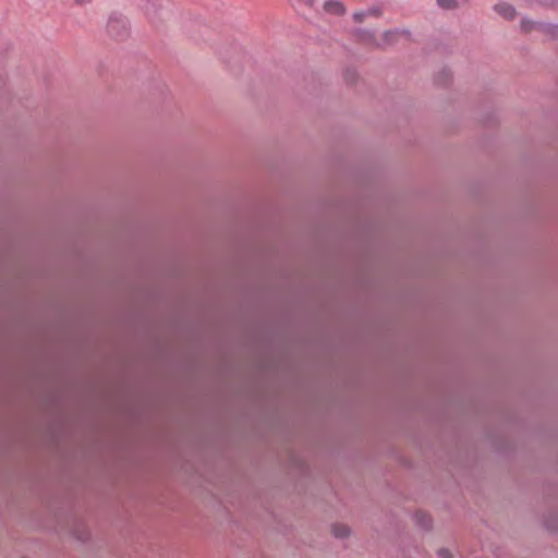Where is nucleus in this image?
Returning <instances> with one entry per match:
<instances>
[{
    "mask_svg": "<svg viewBox=\"0 0 558 558\" xmlns=\"http://www.w3.org/2000/svg\"><path fill=\"white\" fill-rule=\"evenodd\" d=\"M324 10L325 12L333 15L341 16L345 14L347 10L342 2L338 0H327L324 3Z\"/></svg>",
    "mask_w": 558,
    "mask_h": 558,
    "instance_id": "nucleus-1",
    "label": "nucleus"
},
{
    "mask_svg": "<svg viewBox=\"0 0 558 558\" xmlns=\"http://www.w3.org/2000/svg\"><path fill=\"white\" fill-rule=\"evenodd\" d=\"M381 15V11L378 8H369L364 11H357L353 14L355 23H363L367 17L378 19Z\"/></svg>",
    "mask_w": 558,
    "mask_h": 558,
    "instance_id": "nucleus-2",
    "label": "nucleus"
},
{
    "mask_svg": "<svg viewBox=\"0 0 558 558\" xmlns=\"http://www.w3.org/2000/svg\"><path fill=\"white\" fill-rule=\"evenodd\" d=\"M495 12H497L499 15H501L506 20H513L517 15L515 9L506 2L498 3L494 7Z\"/></svg>",
    "mask_w": 558,
    "mask_h": 558,
    "instance_id": "nucleus-3",
    "label": "nucleus"
},
{
    "mask_svg": "<svg viewBox=\"0 0 558 558\" xmlns=\"http://www.w3.org/2000/svg\"><path fill=\"white\" fill-rule=\"evenodd\" d=\"M331 533L337 538H347L350 535V527L342 523H336L331 526Z\"/></svg>",
    "mask_w": 558,
    "mask_h": 558,
    "instance_id": "nucleus-4",
    "label": "nucleus"
},
{
    "mask_svg": "<svg viewBox=\"0 0 558 558\" xmlns=\"http://www.w3.org/2000/svg\"><path fill=\"white\" fill-rule=\"evenodd\" d=\"M400 34L401 33L399 31H387L383 35V43L385 45H391L397 41Z\"/></svg>",
    "mask_w": 558,
    "mask_h": 558,
    "instance_id": "nucleus-5",
    "label": "nucleus"
},
{
    "mask_svg": "<svg viewBox=\"0 0 558 558\" xmlns=\"http://www.w3.org/2000/svg\"><path fill=\"white\" fill-rule=\"evenodd\" d=\"M437 4L445 10H453L458 8L457 0H437Z\"/></svg>",
    "mask_w": 558,
    "mask_h": 558,
    "instance_id": "nucleus-6",
    "label": "nucleus"
},
{
    "mask_svg": "<svg viewBox=\"0 0 558 558\" xmlns=\"http://www.w3.org/2000/svg\"><path fill=\"white\" fill-rule=\"evenodd\" d=\"M534 27H535V23L534 22L527 21V20H524V19L521 21V28H522V31L530 32Z\"/></svg>",
    "mask_w": 558,
    "mask_h": 558,
    "instance_id": "nucleus-7",
    "label": "nucleus"
},
{
    "mask_svg": "<svg viewBox=\"0 0 558 558\" xmlns=\"http://www.w3.org/2000/svg\"><path fill=\"white\" fill-rule=\"evenodd\" d=\"M438 556H439L440 558H451V554H450V551H449L448 549H446V548H440V549L438 550Z\"/></svg>",
    "mask_w": 558,
    "mask_h": 558,
    "instance_id": "nucleus-8",
    "label": "nucleus"
},
{
    "mask_svg": "<svg viewBox=\"0 0 558 558\" xmlns=\"http://www.w3.org/2000/svg\"><path fill=\"white\" fill-rule=\"evenodd\" d=\"M118 24H119V21H118V20H110V21H109V24H108V29H109V32H110V33H113V32H114V29L117 28Z\"/></svg>",
    "mask_w": 558,
    "mask_h": 558,
    "instance_id": "nucleus-9",
    "label": "nucleus"
},
{
    "mask_svg": "<svg viewBox=\"0 0 558 558\" xmlns=\"http://www.w3.org/2000/svg\"><path fill=\"white\" fill-rule=\"evenodd\" d=\"M298 4H303L305 7H312L314 4V0H294Z\"/></svg>",
    "mask_w": 558,
    "mask_h": 558,
    "instance_id": "nucleus-10",
    "label": "nucleus"
},
{
    "mask_svg": "<svg viewBox=\"0 0 558 558\" xmlns=\"http://www.w3.org/2000/svg\"><path fill=\"white\" fill-rule=\"evenodd\" d=\"M93 0H74V2L78 5H84V4H87L89 2H92Z\"/></svg>",
    "mask_w": 558,
    "mask_h": 558,
    "instance_id": "nucleus-11",
    "label": "nucleus"
},
{
    "mask_svg": "<svg viewBox=\"0 0 558 558\" xmlns=\"http://www.w3.org/2000/svg\"><path fill=\"white\" fill-rule=\"evenodd\" d=\"M556 0H539V2L545 4H553Z\"/></svg>",
    "mask_w": 558,
    "mask_h": 558,
    "instance_id": "nucleus-12",
    "label": "nucleus"
}]
</instances>
